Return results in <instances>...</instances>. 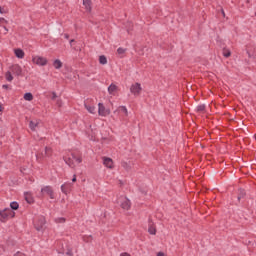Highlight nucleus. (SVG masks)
<instances>
[{"label": "nucleus", "instance_id": "f257e3e1", "mask_svg": "<svg viewBox=\"0 0 256 256\" xmlns=\"http://www.w3.org/2000/svg\"><path fill=\"white\" fill-rule=\"evenodd\" d=\"M63 161H65L66 165L70 166L71 169H75V162L78 164L83 163V158L81 156H76L75 153H71L70 156H64Z\"/></svg>", "mask_w": 256, "mask_h": 256}, {"label": "nucleus", "instance_id": "f03ea898", "mask_svg": "<svg viewBox=\"0 0 256 256\" xmlns=\"http://www.w3.org/2000/svg\"><path fill=\"white\" fill-rule=\"evenodd\" d=\"M15 217V212L11 210V208H5L0 210V221L5 223V221H9V219H13Z\"/></svg>", "mask_w": 256, "mask_h": 256}, {"label": "nucleus", "instance_id": "7ed1b4c3", "mask_svg": "<svg viewBox=\"0 0 256 256\" xmlns=\"http://www.w3.org/2000/svg\"><path fill=\"white\" fill-rule=\"evenodd\" d=\"M45 195H49L50 199H55V192L51 186H44L41 189L40 197H45Z\"/></svg>", "mask_w": 256, "mask_h": 256}, {"label": "nucleus", "instance_id": "20e7f679", "mask_svg": "<svg viewBox=\"0 0 256 256\" xmlns=\"http://www.w3.org/2000/svg\"><path fill=\"white\" fill-rule=\"evenodd\" d=\"M45 217L40 216L34 221L36 231H43L45 229Z\"/></svg>", "mask_w": 256, "mask_h": 256}, {"label": "nucleus", "instance_id": "39448f33", "mask_svg": "<svg viewBox=\"0 0 256 256\" xmlns=\"http://www.w3.org/2000/svg\"><path fill=\"white\" fill-rule=\"evenodd\" d=\"M32 62L35 63V65H39L40 67H45V65H47V58L35 56L32 58Z\"/></svg>", "mask_w": 256, "mask_h": 256}, {"label": "nucleus", "instance_id": "423d86ee", "mask_svg": "<svg viewBox=\"0 0 256 256\" xmlns=\"http://www.w3.org/2000/svg\"><path fill=\"white\" fill-rule=\"evenodd\" d=\"M98 115L101 117H107V115H111V110L106 109L103 103L98 104Z\"/></svg>", "mask_w": 256, "mask_h": 256}, {"label": "nucleus", "instance_id": "0eeeda50", "mask_svg": "<svg viewBox=\"0 0 256 256\" xmlns=\"http://www.w3.org/2000/svg\"><path fill=\"white\" fill-rule=\"evenodd\" d=\"M142 87H141V84L136 82L135 84H132L131 87H130V92L135 95V96H138V95H141V91H142Z\"/></svg>", "mask_w": 256, "mask_h": 256}, {"label": "nucleus", "instance_id": "6e6552de", "mask_svg": "<svg viewBox=\"0 0 256 256\" xmlns=\"http://www.w3.org/2000/svg\"><path fill=\"white\" fill-rule=\"evenodd\" d=\"M10 71H12L14 75H17V77L21 76L23 73V69L18 64L12 65Z\"/></svg>", "mask_w": 256, "mask_h": 256}, {"label": "nucleus", "instance_id": "1a4fd4ad", "mask_svg": "<svg viewBox=\"0 0 256 256\" xmlns=\"http://www.w3.org/2000/svg\"><path fill=\"white\" fill-rule=\"evenodd\" d=\"M148 226V233L150 235H157V228H155V224H153L152 219H149Z\"/></svg>", "mask_w": 256, "mask_h": 256}, {"label": "nucleus", "instance_id": "9d476101", "mask_svg": "<svg viewBox=\"0 0 256 256\" xmlns=\"http://www.w3.org/2000/svg\"><path fill=\"white\" fill-rule=\"evenodd\" d=\"M73 187V185L71 183H65L61 186V191L62 193H64L65 195H67V193L71 192V188Z\"/></svg>", "mask_w": 256, "mask_h": 256}, {"label": "nucleus", "instance_id": "9b49d317", "mask_svg": "<svg viewBox=\"0 0 256 256\" xmlns=\"http://www.w3.org/2000/svg\"><path fill=\"white\" fill-rule=\"evenodd\" d=\"M103 163H104L105 167H107L108 169H113V159L104 158Z\"/></svg>", "mask_w": 256, "mask_h": 256}, {"label": "nucleus", "instance_id": "f8f14e48", "mask_svg": "<svg viewBox=\"0 0 256 256\" xmlns=\"http://www.w3.org/2000/svg\"><path fill=\"white\" fill-rule=\"evenodd\" d=\"M83 5L86 9V11H88L89 13H91V5H93V2L91 0H83Z\"/></svg>", "mask_w": 256, "mask_h": 256}, {"label": "nucleus", "instance_id": "ddd939ff", "mask_svg": "<svg viewBox=\"0 0 256 256\" xmlns=\"http://www.w3.org/2000/svg\"><path fill=\"white\" fill-rule=\"evenodd\" d=\"M121 207H122V209H126V211H129V209H131V201H129V199H125L121 203Z\"/></svg>", "mask_w": 256, "mask_h": 256}, {"label": "nucleus", "instance_id": "4468645a", "mask_svg": "<svg viewBox=\"0 0 256 256\" xmlns=\"http://www.w3.org/2000/svg\"><path fill=\"white\" fill-rule=\"evenodd\" d=\"M14 53L18 59H23V57H25V52L20 48L16 49Z\"/></svg>", "mask_w": 256, "mask_h": 256}, {"label": "nucleus", "instance_id": "2eb2a0df", "mask_svg": "<svg viewBox=\"0 0 256 256\" xmlns=\"http://www.w3.org/2000/svg\"><path fill=\"white\" fill-rule=\"evenodd\" d=\"M52 150L49 147H45L44 152L41 153L42 159L45 157H51Z\"/></svg>", "mask_w": 256, "mask_h": 256}, {"label": "nucleus", "instance_id": "dca6fc26", "mask_svg": "<svg viewBox=\"0 0 256 256\" xmlns=\"http://www.w3.org/2000/svg\"><path fill=\"white\" fill-rule=\"evenodd\" d=\"M245 195H247V192H245V189L240 188L238 189V201H241V199H244Z\"/></svg>", "mask_w": 256, "mask_h": 256}, {"label": "nucleus", "instance_id": "f3484780", "mask_svg": "<svg viewBox=\"0 0 256 256\" xmlns=\"http://www.w3.org/2000/svg\"><path fill=\"white\" fill-rule=\"evenodd\" d=\"M53 67H54V69H61V67H63V62H61V60H59V59H56L53 62Z\"/></svg>", "mask_w": 256, "mask_h": 256}, {"label": "nucleus", "instance_id": "a211bd4d", "mask_svg": "<svg viewBox=\"0 0 256 256\" xmlns=\"http://www.w3.org/2000/svg\"><path fill=\"white\" fill-rule=\"evenodd\" d=\"M84 106L88 113L95 114V106H91L87 103H85Z\"/></svg>", "mask_w": 256, "mask_h": 256}, {"label": "nucleus", "instance_id": "6ab92c4d", "mask_svg": "<svg viewBox=\"0 0 256 256\" xmlns=\"http://www.w3.org/2000/svg\"><path fill=\"white\" fill-rule=\"evenodd\" d=\"M10 209L11 211H17V209H19V203L14 201L10 203Z\"/></svg>", "mask_w": 256, "mask_h": 256}, {"label": "nucleus", "instance_id": "aec40b11", "mask_svg": "<svg viewBox=\"0 0 256 256\" xmlns=\"http://www.w3.org/2000/svg\"><path fill=\"white\" fill-rule=\"evenodd\" d=\"M115 91H117V85L111 84V85L108 87V92L110 93V95H113V93H115Z\"/></svg>", "mask_w": 256, "mask_h": 256}, {"label": "nucleus", "instance_id": "412c9836", "mask_svg": "<svg viewBox=\"0 0 256 256\" xmlns=\"http://www.w3.org/2000/svg\"><path fill=\"white\" fill-rule=\"evenodd\" d=\"M99 63L100 65H107V57L105 55H101L99 57Z\"/></svg>", "mask_w": 256, "mask_h": 256}, {"label": "nucleus", "instance_id": "4be33fe9", "mask_svg": "<svg viewBox=\"0 0 256 256\" xmlns=\"http://www.w3.org/2000/svg\"><path fill=\"white\" fill-rule=\"evenodd\" d=\"M121 166L123 167V169H125L126 171H131V165H129V163L122 161L121 162Z\"/></svg>", "mask_w": 256, "mask_h": 256}, {"label": "nucleus", "instance_id": "5701e85b", "mask_svg": "<svg viewBox=\"0 0 256 256\" xmlns=\"http://www.w3.org/2000/svg\"><path fill=\"white\" fill-rule=\"evenodd\" d=\"M25 101H31L33 99V94L31 92H27L24 94Z\"/></svg>", "mask_w": 256, "mask_h": 256}, {"label": "nucleus", "instance_id": "b1692460", "mask_svg": "<svg viewBox=\"0 0 256 256\" xmlns=\"http://www.w3.org/2000/svg\"><path fill=\"white\" fill-rule=\"evenodd\" d=\"M205 104L198 105L196 108L197 113H203L205 111Z\"/></svg>", "mask_w": 256, "mask_h": 256}, {"label": "nucleus", "instance_id": "393cba45", "mask_svg": "<svg viewBox=\"0 0 256 256\" xmlns=\"http://www.w3.org/2000/svg\"><path fill=\"white\" fill-rule=\"evenodd\" d=\"M37 125H39V123L34 122V121L29 122V127H30L31 131H35V128L37 127Z\"/></svg>", "mask_w": 256, "mask_h": 256}, {"label": "nucleus", "instance_id": "a878e982", "mask_svg": "<svg viewBox=\"0 0 256 256\" xmlns=\"http://www.w3.org/2000/svg\"><path fill=\"white\" fill-rule=\"evenodd\" d=\"M5 77H6V81H9V82L13 81V75L11 74V72L9 71L6 72Z\"/></svg>", "mask_w": 256, "mask_h": 256}, {"label": "nucleus", "instance_id": "bb28decb", "mask_svg": "<svg viewBox=\"0 0 256 256\" xmlns=\"http://www.w3.org/2000/svg\"><path fill=\"white\" fill-rule=\"evenodd\" d=\"M119 110H120L122 113H124V115H126V117H127V115H129V112L127 111V107H125V106H120V107H119Z\"/></svg>", "mask_w": 256, "mask_h": 256}, {"label": "nucleus", "instance_id": "cd10ccee", "mask_svg": "<svg viewBox=\"0 0 256 256\" xmlns=\"http://www.w3.org/2000/svg\"><path fill=\"white\" fill-rule=\"evenodd\" d=\"M83 241H85L86 243H91L93 241V236H84Z\"/></svg>", "mask_w": 256, "mask_h": 256}, {"label": "nucleus", "instance_id": "c85d7f7f", "mask_svg": "<svg viewBox=\"0 0 256 256\" xmlns=\"http://www.w3.org/2000/svg\"><path fill=\"white\" fill-rule=\"evenodd\" d=\"M223 56L226 57V58L231 57V50L224 49L223 50Z\"/></svg>", "mask_w": 256, "mask_h": 256}, {"label": "nucleus", "instance_id": "c756f323", "mask_svg": "<svg viewBox=\"0 0 256 256\" xmlns=\"http://www.w3.org/2000/svg\"><path fill=\"white\" fill-rule=\"evenodd\" d=\"M125 51H127V50L125 48H122V47L117 49L118 55H123L125 53Z\"/></svg>", "mask_w": 256, "mask_h": 256}, {"label": "nucleus", "instance_id": "7c9ffc66", "mask_svg": "<svg viewBox=\"0 0 256 256\" xmlns=\"http://www.w3.org/2000/svg\"><path fill=\"white\" fill-rule=\"evenodd\" d=\"M66 255L67 256H73V250L68 249L67 252H66Z\"/></svg>", "mask_w": 256, "mask_h": 256}, {"label": "nucleus", "instance_id": "2f4dec72", "mask_svg": "<svg viewBox=\"0 0 256 256\" xmlns=\"http://www.w3.org/2000/svg\"><path fill=\"white\" fill-rule=\"evenodd\" d=\"M0 13L3 15V14H5V13H7V10H5L4 7H1V6H0Z\"/></svg>", "mask_w": 256, "mask_h": 256}, {"label": "nucleus", "instance_id": "473e14b6", "mask_svg": "<svg viewBox=\"0 0 256 256\" xmlns=\"http://www.w3.org/2000/svg\"><path fill=\"white\" fill-rule=\"evenodd\" d=\"M52 101H55L57 99V93L52 92Z\"/></svg>", "mask_w": 256, "mask_h": 256}, {"label": "nucleus", "instance_id": "72a5a7b5", "mask_svg": "<svg viewBox=\"0 0 256 256\" xmlns=\"http://www.w3.org/2000/svg\"><path fill=\"white\" fill-rule=\"evenodd\" d=\"M4 23H8L5 18H0V25H3Z\"/></svg>", "mask_w": 256, "mask_h": 256}, {"label": "nucleus", "instance_id": "f704fd0d", "mask_svg": "<svg viewBox=\"0 0 256 256\" xmlns=\"http://www.w3.org/2000/svg\"><path fill=\"white\" fill-rule=\"evenodd\" d=\"M77 182V175L74 174L73 178H72V183H76Z\"/></svg>", "mask_w": 256, "mask_h": 256}, {"label": "nucleus", "instance_id": "c9c22d12", "mask_svg": "<svg viewBox=\"0 0 256 256\" xmlns=\"http://www.w3.org/2000/svg\"><path fill=\"white\" fill-rule=\"evenodd\" d=\"M2 87L3 89H11V87L8 84H4Z\"/></svg>", "mask_w": 256, "mask_h": 256}, {"label": "nucleus", "instance_id": "e433bc0d", "mask_svg": "<svg viewBox=\"0 0 256 256\" xmlns=\"http://www.w3.org/2000/svg\"><path fill=\"white\" fill-rule=\"evenodd\" d=\"M247 55L248 57L251 59L253 57V54H251V52H249V50L247 51Z\"/></svg>", "mask_w": 256, "mask_h": 256}, {"label": "nucleus", "instance_id": "4c0bfd02", "mask_svg": "<svg viewBox=\"0 0 256 256\" xmlns=\"http://www.w3.org/2000/svg\"><path fill=\"white\" fill-rule=\"evenodd\" d=\"M73 43H75V39H71V40H70V45H71V47H73Z\"/></svg>", "mask_w": 256, "mask_h": 256}, {"label": "nucleus", "instance_id": "58836bf2", "mask_svg": "<svg viewBox=\"0 0 256 256\" xmlns=\"http://www.w3.org/2000/svg\"><path fill=\"white\" fill-rule=\"evenodd\" d=\"M157 256H165V253H163V252H158V253H157Z\"/></svg>", "mask_w": 256, "mask_h": 256}, {"label": "nucleus", "instance_id": "ea45409f", "mask_svg": "<svg viewBox=\"0 0 256 256\" xmlns=\"http://www.w3.org/2000/svg\"><path fill=\"white\" fill-rule=\"evenodd\" d=\"M221 13H222L223 17H225V10H223V8L221 9Z\"/></svg>", "mask_w": 256, "mask_h": 256}, {"label": "nucleus", "instance_id": "a19ab883", "mask_svg": "<svg viewBox=\"0 0 256 256\" xmlns=\"http://www.w3.org/2000/svg\"><path fill=\"white\" fill-rule=\"evenodd\" d=\"M64 37H65L66 39H69V34H64Z\"/></svg>", "mask_w": 256, "mask_h": 256}, {"label": "nucleus", "instance_id": "79ce46f5", "mask_svg": "<svg viewBox=\"0 0 256 256\" xmlns=\"http://www.w3.org/2000/svg\"><path fill=\"white\" fill-rule=\"evenodd\" d=\"M3 28L5 29V31L7 32V31H9V29H7V27L6 26H3Z\"/></svg>", "mask_w": 256, "mask_h": 256}, {"label": "nucleus", "instance_id": "37998d69", "mask_svg": "<svg viewBox=\"0 0 256 256\" xmlns=\"http://www.w3.org/2000/svg\"><path fill=\"white\" fill-rule=\"evenodd\" d=\"M26 201H27V203H31V201H29V198H26Z\"/></svg>", "mask_w": 256, "mask_h": 256}, {"label": "nucleus", "instance_id": "c03bdc74", "mask_svg": "<svg viewBox=\"0 0 256 256\" xmlns=\"http://www.w3.org/2000/svg\"><path fill=\"white\" fill-rule=\"evenodd\" d=\"M127 31H128V33H130L131 32V28H128Z\"/></svg>", "mask_w": 256, "mask_h": 256}, {"label": "nucleus", "instance_id": "a18cd8bd", "mask_svg": "<svg viewBox=\"0 0 256 256\" xmlns=\"http://www.w3.org/2000/svg\"><path fill=\"white\" fill-rule=\"evenodd\" d=\"M1 111H2V106H1V104H0V113H1Z\"/></svg>", "mask_w": 256, "mask_h": 256}, {"label": "nucleus", "instance_id": "49530a36", "mask_svg": "<svg viewBox=\"0 0 256 256\" xmlns=\"http://www.w3.org/2000/svg\"><path fill=\"white\" fill-rule=\"evenodd\" d=\"M130 27H133V25L130 23Z\"/></svg>", "mask_w": 256, "mask_h": 256}, {"label": "nucleus", "instance_id": "de8ad7c7", "mask_svg": "<svg viewBox=\"0 0 256 256\" xmlns=\"http://www.w3.org/2000/svg\"><path fill=\"white\" fill-rule=\"evenodd\" d=\"M63 221H65V218H62Z\"/></svg>", "mask_w": 256, "mask_h": 256}, {"label": "nucleus", "instance_id": "09e8293b", "mask_svg": "<svg viewBox=\"0 0 256 256\" xmlns=\"http://www.w3.org/2000/svg\"><path fill=\"white\" fill-rule=\"evenodd\" d=\"M0 166H1V162H0Z\"/></svg>", "mask_w": 256, "mask_h": 256}]
</instances>
